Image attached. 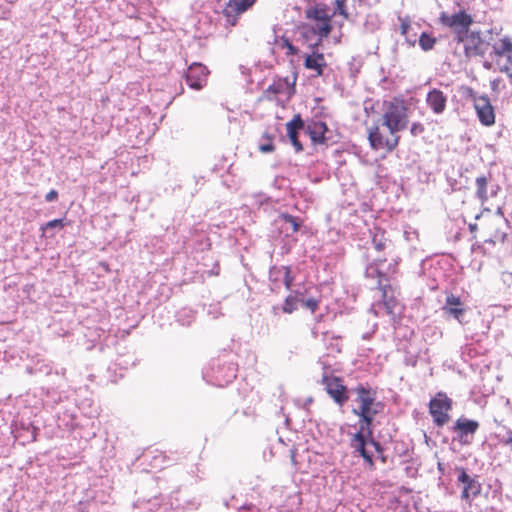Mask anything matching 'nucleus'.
<instances>
[{
	"mask_svg": "<svg viewBox=\"0 0 512 512\" xmlns=\"http://www.w3.org/2000/svg\"><path fill=\"white\" fill-rule=\"evenodd\" d=\"M298 299L295 296L289 295L285 298L282 310L284 313L291 314L297 309Z\"/></svg>",
	"mask_w": 512,
	"mask_h": 512,
	"instance_id": "29",
	"label": "nucleus"
},
{
	"mask_svg": "<svg viewBox=\"0 0 512 512\" xmlns=\"http://www.w3.org/2000/svg\"><path fill=\"white\" fill-rule=\"evenodd\" d=\"M327 63L324 54L318 51V48L312 49L310 54H307L304 59V67L307 70L313 71V76L320 77L324 73Z\"/></svg>",
	"mask_w": 512,
	"mask_h": 512,
	"instance_id": "15",
	"label": "nucleus"
},
{
	"mask_svg": "<svg viewBox=\"0 0 512 512\" xmlns=\"http://www.w3.org/2000/svg\"><path fill=\"white\" fill-rule=\"evenodd\" d=\"M377 287L382 293V300L387 314L395 319L401 314V308L397 299L393 295H388L389 290H391V285L383 284L379 281Z\"/></svg>",
	"mask_w": 512,
	"mask_h": 512,
	"instance_id": "16",
	"label": "nucleus"
},
{
	"mask_svg": "<svg viewBox=\"0 0 512 512\" xmlns=\"http://www.w3.org/2000/svg\"><path fill=\"white\" fill-rule=\"evenodd\" d=\"M443 311L461 322L466 309L463 306V302L459 296H456L452 293L448 294L445 300V305L443 306Z\"/></svg>",
	"mask_w": 512,
	"mask_h": 512,
	"instance_id": "17",
	"label": "nucleus"
},
{
	"mask_svg": "<svg viewBox=\"0 0 512 512\" xmlns=\"http://www.w3.org/2000/svg\"><path fill=\"white\" fill-rule=\"evenodd\" d=\"M479 428V423L475 420H470L466 418H459L456 420L452 430L458 434V437L464 443H467L464 440L468 435H474Z\"/></svg>",
	"mask_w": 512,
	"mask_h": 512,
	"instance_id": "20",
	"label": "nucleus"
},
{
	"mask_svg": "<svg viewBox=\"0 0 512 512\" xmlns=\"http://www.w3.org/2000/svg\"><path fill=\"white\" fill-rule=\"evenodd\" d=\"M375 275L378 278V282H382V279L385 277V273L381 271L379 268H375Z\"/></svg>",
	"mask_w": 512,
	"mask_h": 512,
	"instance_id": "39",
	"label": "nucleus"
},
{
	"mask_svg": "<svg viewBox=\"0 0 512 512\" xmlns=\"http://www.w3.org/2000/svg\"><path fill=\"white\" fill-rule=\"evenodd\" d=\"M368 140L373 150H384L389 153L397 148L400 135L397 130L379 121L368 129Z\"/></svg>",
	"mask_w": 512,
	"mask_h": 512,
	"instance_id": "3",
	"label": "nucleus"
},
{
	"mask_svg": "<svg viewBox=\"0 0 512 512\" xmlns=\"http://www.w3.org/2000/svg\"><path fill=\"white\" fill-rule=\"evenodd\" d=\"M459 472L458 481L464 484L461 497L469 502L480 494L481 484L475 478H471L464 468H460Z\"/></svg>",
	"mask_w": 512,
	"mask_h": 512,
	"instance_id": "13",
	"label": "nucleus"
},
{
	"mask_svg": "<svg viewBox=\"0 0 512 512\" xmlns=\"http://www.w3.org/2000/svg\"><path fill=\"white\" fill-rule=\"evenodd\" d=\"M281 217L286 223L291 224L293 232H297L300 229V224L296 217L290 214H283Z\"/></svg>",
	"mask_w": 512,
	"mask_h": 512,
	"instance_id": "31",
	"label": "nucleus"
},
{
	"mask_svg": "<svg viewBox=\"0 0 512 512\" xmlns=\"http://www.w3.org/2000/svg\"><path fill=\"white\" fill-rule=\"evenodd\" d=\"M279 45L281 49H286V56L298 55L300 52V50L294 46L290 39L285 35H282L279 38Z\"/></svg>",
	"mask_w": 512,
	"mask_h": 512,
	"instance_id": "27",
	"label": "nucleus"
},
{
	"mask_svg": "<svg viewBox=\"0 0 512 512\" xmlns=\"http://www.w3.org/2000/svg\"><path fill=\"white\" fill-rule=\"evenodd\" d=\"M294 277L291 274V268L289 266L284 267V278L283 283L287 290H290L293 285Z\"/></svg>",
	"mask_w": 512,
	"mask_h": 512,
	"instance_id": "30",
	"label": "nucleus"
},
{
	"mask_svg": "<svg viewBox=\"0 0 512 512\" xmlns=\"http://www.w3.org/2000/svg\"><path fill=\"white\" fill-rule=\"evenodd\" d=\"M496 238L500 239L501 241H504V238H505V234L503 233L500 237L498 236H495Z\"/></svg>",
	"mask_w": 512,
	"mask_h": 512,
	"instance_id": "41",
	"label": "nucleus"
},
{
	"mask_svg": "<svg viewBox=\"0 0 512 512\" xmlns=\"http://www.w3.org/2000/svg\"><path fill=\"white\" fill-rule=\"evenodd\" d=\"M296 79V74L291 78H277L264 91L263 97L268 101H275L278 99V96L284 95L289 100L295 94Z\"/></svg>",
	"mask_w": 512,
	"mask_h": 512,
	"instance_id": "8",
	"label": "nucleus"
},
{
	"mask_svg": "<svg viewBox=\"0 0 512 512\" xmlns=\"http://www.w3.org/2000/svg\"><path fill=\"white\" fill-rule=\"evenodd\" d=\"M496 436L498 437L500 443H502L504 445L512 444V430L511 429H507L506 435H504V436H501L500 434H497Z\"/></svg>",
	"mask_w": 512,
	"mask_h": 512,
	"instance_id": "33",
	"label": "nucleus"
},
{
	"mask_svg": "<svg viewBox=\"0 0 512 512\" xmlns=\"http://www.w3.org/2000/svg\"><path fill=\"white\" fill-rule=\"evenodd\" d=\"M321 383L324 385L325 391L333 399V401L340 407L349 400V392L343 379L335 375H323Z\"/></svg>",
	"mask_w": 512,
	"mask_h": 512,
	"instance_id": "7",
	"label": "nucleus"
},
{
	"mask_svg": "<svg viewBox=\"0 0 512 512\" xmlns=\"http://www.w3.org/2000/svg\"><path fill=\"white\" fill-rule=\"evenodd\" d=\"M268 142L266 144H261L259 146V150L263 153H269L274 151L275 147L272 143V138L270 136H267Z\"/></svg>",
	"mask_w": 512,
	"mask_h": 512,
	"instance_id": "35",
	"label": "nucleus"
},
{
	"mask_svg": "<svg viewBox=\"0 0 512 512\" xmlns=\"http://www.w3.org/2000/svg\"><path fill=\"white\" fill-rule=\"evenodd\" d=\"M327 131L328 128L325 122H315L308 126V134L314 144H324L326 141L325 134Z\"/></svg>",
	"mask_w": 512,
	"mask_h": 512,
	"instance_id": "22",
	"label": "nucleus"
},
{
	"mask_svg": "<svg viewBox=\"0 0 512 512\" xmlns=\"http://www.w3.org/2000/svg\"><path fill=\"white\" fill-rule=\"evenodd\" d=\"M474 108L476 110L479 121L485 126H491L495 123V112L487 96L472 95Z\"/></svg>",
	"mask_w": 512,
	"mask_h": 512,
	"instance_id": "12",
	"label": "nucleus"
},
{
	"mask_svg": "<svg viewBox=\"0 0 512 512\" xmlns=\"http://www.w3.org/2000/svg\"><path fill=\"white\" fill-rule=\"evenodd\" d=\"M418 42H419V46L421 47V49L423 51L427 52V51L432 50L435 47V45L437 43V39L430 33L422 32L419 36Z\"/></svg>",
	"mask_w": 512,
	"mask_h": 512,
	"instance_id": "26",
	"label": "nucleus"
},
{
	"mask_svg": "<svg viewBox=\"0 0 512 512\" xmlns=\"http://www.w3.org/2000/svg\"><path fill=\"white\" fill-rule=\"evenodd\" d=\"M320 301L315 298H309L303 302L304 307L315 313L319 308Z\"/></svg>",
	"mask_w": 512,
	"mask_h": 512,
	"instance_id": "32",
	"label": "nucleus"
},
{
	"mask_svg": "<svg viewBox=\"0 0 512 512\" xmlns=\"http://www.w3.org/2000/svg\"><path fill=\"white\" fill-rule=\"evenodd\" d=\"M493 49L497 57L507 58L512 54V42L509 38L504 37L494 44Z\"/></svg>",
	"mask_w": 512,
	"mask_h": 512,
	"instance_id": "24",
	"label": "nucleus"
},
{
	"mask_svg": "<svg viewBox=\"0 0 512 512\" xmlns=\"http://www.w3.org/2000/svg\"><path fill=\"white\" fill-rule=\"evenodd\" d=\"M502 71L507 73L512 78V54L506 58L505 63L502 65Z\"/></svg>",
	"mask_w": 512,
	"mask_h": 512,
	"instance_id": "36",
	"label": "nucleus"
},
{
	"mask_svg": "<svg viewBox=\"0 0 512 512\" xmlns=\"http://www.w3.org/2000/svg\"><path fill=\"white\" fill-rule=\"evenodd\" d=\"M380 121L398 132L404 130L408 124L407 107L404 100L393 98L390 101H384Z\"/></svg>",
	"mask_w": 512,
	"mask_h": 512,
	"instance_id": "4",
	"label": "nucleus"
},
{
	"mask_svg": "<svg viewBox=\"0 0 512 512\" xmlns=\"http://www.w3.org/2000/svg\"><path fill=\"white\" fill-rule=\"evenodd\" d=\"M256 0H230L223 10L227 21L235 25L237 17L248 10Z\"/></svg>",
	"mask_w": 512,
	"mask_h": 512,
	"instance_id": "14",
	"label": "nucleus"
},
{
	"mask_svg": "<svg viewBox=\"0 0 512 512\" xmlns=\"http://www.w3.org/2000/svg\"><path fill=\"white\" fill-rule=\"evenodd\" d=\"M65 226L62 219H54L51 221H48L44 226H42V230H45L47 228H55L60 227L63 228Z\"/></svg>",
	"mask_w": 512,
	"mask_h": 512,
	"instance_id": "34",
	"label": "nucleus"
},
{
	"mask_svg": "<svg viewBox=\"0 0 512 512\" xmlns=\"http://www.w3.org/2000/svg\"><path fill=\"white\" fill-rule=\"evenodd\" d=\"M357 394L356 401L358 408L353 409L356 412H380L383 408V404L376 401V392L370 388L359 385L355 388Z\"/></svg>",
	"mask_w": 512,
	"mask_h": 512,
	"instance_id": "10",
	"label": "nucleus"
},
{
	"mask_svg": "<svg viewBox=\"0 0 512 512\" xmlns=\"http://www.w3.org/2000/svg\"><path fill=\"white\" fill-rule=\"evenodd\" d=\"M337 15L324 3H316L305 10V20L298 29L303 43L311 49L319 48L333 30V17Z\"/></svg>",
	"mask_w": 512,
	"mask_h": 512,
	"instance_id": "1",
	"label": "nucleus"
},
{
	"mask_svg": "<svg viewBox=\"0 0 512 512\" xmlns=\"http://www.w3.org/2000/svg\"><path fill=\"white\" fill-rule=\"evenodd\" d=\"M58 198V192L54 189L50 190L46 195H45V200L47 202H52V201H55L56 199Z\"/></svg>",
	"mask_w": 512,
	"mask_h": 512,
	"instance_id": "38",
	"label": "nucleus"
},
{
	"mask_svg": "<svg viewBox=\"0 0 512 512\" xmlns=\"http://www.w3.org/2000/svg\"><path fill=\"white\" fill-rule=\"evenodd\" d=\"M464 44V53L467 58L484 56L488 43L483 39L480 31H468L456 40Z\"/></svg>",
	"mask_w": 512,
	"mask_h": 512,
	"instance_id": "9",
	"label": "nucleus"
},
{
	"mask_svg": "<svg viewBox=\"0 0 512 512\" xmlns=\"http://www.w3.org/2000/svg\"><path fill=\"white\" fill-rule=\"evenodd\" d=\"M333 14L342 16L343 19L347 20L349 18V13L347 9V0H333Z\"/></svg>",
	"mask_w": 512,
	"mask_h": 512,
	"instance_id": "28",
	"label": "nucleus"
},
{
	"mask_svg": "<svg viewBox=\"0 0 512 512\" xmlns=\"http://www.w3.org/2000/svg\"><path fill=\"white\" fill-rule=\"evenodd\" d=\"M492 180V174L488 172L486 175H480L475 180L476 192L475 195L479 201L484 204L487 202L489 195L487 193V187L489 182Z\"/></svg>",
	"mask_w": 512,
	"mask_h": 512,
	"instance_id": "21",
	"label": "nucleus"
},
{
	"mask_svg": "<svg viewBox=\"0 0 512 512\" xmlns=\"http://www.w3.org/2000/svg\"><path fill=\"white\" fill-rule=\"evenodd\" d=\"M453 402L445 392H437L429 402V413L437 427H443L450 420L449 412Z\"/></svg>",
	"mask_w": 512,
	"mask_h": 512,
	"instance_id": "6",
	"label": "nucleus"
},
{
	"mask_svg": "<svg viewBox=\"0 0 512 512\" xmlns=\"http://www.w3.org/2000/svg\"><path fill=\"white\" fill-rule=\"evenodd\" d=\"M303 127L304 122L300 114L294 115L292 120H290L286 124L287 135L296 152H301L303 150V145L301 144L298 138V131L301 130Z\"/></svg>",
	"mask_w": 512,
	"mask_h": 512,
	"instance_id": "18",
	"label": "nucleus"
},
{
	"mask_svg": "<svg viewBox=\"0 0 512 512\" xmlns=\"http://www.w3.org/2000/svg\"><path fill=\"white\" fill-rule=\"evenodd\" d=\"M469 230L471 233H474L477 231V224L473 223V224H469Z\"/></svg>",
	"mask_w": 512,
	"mask_h": 512,
	"instance_id": "40",
	"label": "nucleus"
},
{
	"mask_svg": "<svg viewBox=\"0 0 512 512\" xmlns=\"http://www.w3.org/2000/svg\"><path fill=\"white\" fill-rule=\"evenodd\" d=\"M426 104L435 114H442L446 109L447 96L440 89L434 88L428 92Z\"/></svg>",
	"mask_w": 512,
	"mask_h": 512,
	"instance_id": "19",
	"label": "nucleus"
},
{
	"mask_svg": "<svg viewBox=\"0 0 512 512\" xmlns=\"http://www.w3.org/2000/svg\"><path fill=\"white\" fill-rule=\"evenodd\" d=\"M399 33L401 36L405 38L407 43L410 46H415L417 41V33H411L412 25H411V19L408 16L405 17H399Z\"/></svg>",
	"mask_w": 512,
	"mask_h": 512,
	"instance_id": "23",
	"label": "nucleus"
},
{
	"mask_svg": "<svg viewBox=\"0 0 512 512\" xmlns=\"http://www.w3.org/2000/svg\"><path fill=\"white\" fill-rule=\"evenodd\" d=\"M209 70L201 63H192L186 72V82L191 89L201 90L208 81Z\"/></svg>",
	"mask_w": 512,
	"mask_h": 512,
	"instance_id": "11",
	"label": "nucleus"
},
{
	"mask_svg": "<svg viewBox=\"0 0 512 512\" xmlns=\"http://www.w3.org/2000/svg\"><path fill=\"white\" fill-rule=\"evenodd\" d=\"M384 261H385V259H382V260H376L375 265H379V264H381V263H382V262H384Z\"/></svg>",
	"mask_w": 512,
	"mask_h": 512,
	"instance_id": "42",
	"label": "nucleus"
},
{
	"mask_svg": "<svg viewBox=\"0 0 512 512\" xmlns=\"http://www.w3.org/2000/svg\"><path fill=\"white\" fill-rule=\"evenodd\" d=\"M378 413L353 411L359 417V430L352 436L350 445L371 467L374 466L373 455L366 450V445L371 444L376 450L380 449L379 443L372 438V423Z\"/></svg>",
	"mask_w": 512,
	"mask_h": 512,
	"instance_id": "2",
	"label": "nucleus"
},
{
	"mask_svg": "<svg viewBox=\"0 0 512 512\" xmlns=\"http://www.w3.org/2000/svg\"><path fill=\"white\" fill-rule=\"evenodd\" d=\"M425 130L423 124L419 123V122H415L412 124L411 128H410V132L413 136H418L420 135L421 133H423Z\"/></svg>",
	"mask_w": 512,
	"mask_h": 512,
	"instance_id": "37",
	"label": "nucleus"
},
{
	"mask_svg": "<svg viewBox=\"0 0 512 512\" xmlns=\"http://www.w3.org/2000/svg\"><path fill=\"white\" fill-rule=\"evenodd\" d=\"M386 233L381 228H375L372 235V243L377 251H383L387 243Z\"/></svg>",
	"mask_w": 512,
	"mask_h": 512,
	"instance_id": "25",
	"label": "nucleus"
},
{
	"mask_svg": "<svg viewBox=\"0 0 512 512\" xmlns=\"http://www.w3.org/2000/svg\"><path fill=\"white\" fill-rule=\"evenodd\" d=\"M439 23L454 33V39L465 35L474 23L473 17L466 10L461 9L453 14L441 12L438 18Z\"/></svg>",
	"mask_w": 512,
	"mask_h": 512,
	"instance_id": "5",
	"label": "nucleus"
}]
</instances>
